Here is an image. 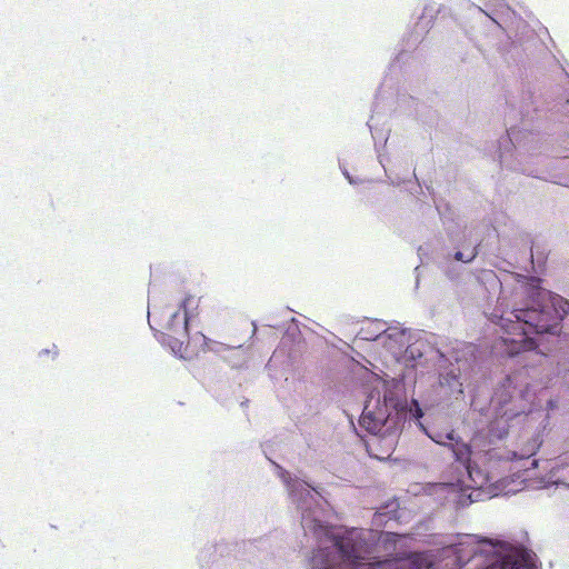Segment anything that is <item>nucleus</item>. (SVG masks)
<instances>
[{"label":"nucleus","mask_w":569,"mask_h":569,"mask_svg":"<svg viewBox=\"0 0 569 569\" xmlns=\"http://www.w3.org/2000/svg\"><path fill=\"white\" fill-rule=\"evenodd\" d=\"M561 298L539 292L533 306L513 309L508 316H500L498 325L508 336L500 339L509 357L525 350H535L538 345L531 335L555 332L566 313Z\"/></svg>","instance_id":"f257e3e1"},{"label":"nucleus","mask_w":569,"mask_h":569,"mask_svg":"<svg viewBox=\"0 0 569 569\" xmlns=\"http://www.w3.org/2000/svg\"><path fill=\"white\" fill-rule=\"evenodd\" d=\"M330 541L332 550L319 549L312 558L320 569H366L362 560L368 557V543L359 531L333 535Z\"/></svg>","instance_id":"f03ea898"},{"label":"nucleus","mask_w":569,"mask_h":569,"mask_svg":"<svg viewBox=\"0 0 569 569\" xmlns=\"http://www.w3.org/2000/svg\"><path fill=\"white\" fill-rule=\"evenodd\" d=\"M406 412L403 406H398L393 399H379L372 405L370 399L363 407L360 417V426L371 435H379L381 438L395 436L405 421Z\"/></svg>","instance_id":"7ed1b4c3"},{"label":"nucleus","mask_w":569,"mask_h":569,"mask_svg":"<svg viewBox=\"0 0 569 569\" xmlns=\"http://www.w3.org/2000/svg\"><path fill=\"white\" fill-rule=\"evenodd\" d=\"M432 562L426 553L413 552L411 556L396 562V569H429Z\"/></svg>","instance_id":"20e7f679"},{"label":"nucleus","mask_w":569,"mask_h":569,"mask_svg":"<svg viewBox=\"0 0 569 569\" xmlns=\"http://www.w3.org/2000/svg\"><path fill=\"white\" fill-rule=\"evenodd\" d=\"M486 569H531V567L525 558L507 557L490 563Z\"/></svg>","instance_id":"39448f33"},{"label":"nucleus","mask_w":569,"mask_h":569,"mask_svg":"<svg viewBox=\"0 0 569 569\" xmlns=\"http://www.w3.org/2000/svg\"><path fill=\"white\" fill-rule=\"evenodd\" d=\"M482 543H487V545H490L492 546L491 541L488 540V539H482V540H479L478 543H475V542H460L456 546V553H457V557L459 560H463L465 559V556L461 555L465 551L467 552V555L469 557H475L478 552L480 553L481 552V545Z\"/></svg>","instance_id":"423d86ee"},{"label":"nucleus","mask_w":569,"mask_h":569,"mask_svg":"<svg viewBox=\"0 0 569 569\" xmlns=\"http://www.w3.org/2000/svg\"><path fill=\"white\" fill-rule=\"evenodd\" d=\"M192 302H193V297L192 296H188V297H184V299L182 300L181 306H180V308L183 311V320H182V330H183V332L188 331V326H189L188 307Z\"/></svg>","instance_id":"0eeeda50"},{"label":"nucleus","mask_w":569,"mask_h":569,"mask_svg":"<svg viewBox=\"0 0 569 569\" xmlns=\"http://www.w3.org/2000/svg\"><path fill=\"white\" fill-rule=\"evenodd\" d=\"M477 254H478V251H477V249H476V248H473V249H471V250H470L469 252H467V253H463V252L457 251V252L455 253V259H456L457 261H462V262L468 263V262L473 261V260H475V258L477 257Z\"/></svg>","instance_id":"6e6552de"},{"label":"nucleus","mask_w":569,"mask_h":569,"mask_svg":"<svg viewBox=\"0 0 569 569\" xmlns=\"http://www.w3.org/2000/svg\"><path fill=\"white\" fill-rule=\"evenodd\" d=\"M176 351L180 352V357L182 359H192L197 355V352H194L193 350H189V345L186 346L184 349H182V343L179 345Z\"/></svg>","instance_id":"1a4fd4ad"},{"label":"nucleus","mask_w":569,"mask_h":569,"mask_svg":"<svg viewBox=\"0 0 569 569\" xmlns=\"http://www.w3.org/2000/svg\"><path fill=\"white\" fill-rule=\"evenodd\" d=\"M413 406H415V417L416 418L422 417V410H421V408L418 407V403L416 400H413Z\"/></svg>","instance_id":"9d476101"},{"label":"nucleus","mask_w":569,"mask_h":569,"mask_svg":"<svg viewBox=\"0 0 569 569\" xmlns=\"http://www.w3.org/2000/svg\"><path fill=\"white\" fill-rule=\"evenodd\" d=\"M171 317H172V319L178 318V317H179V312H173V313L171 315Z\"/></svg>","instance_id":"9b49d317"},{"label":"nucleus","mask_w":569,"mask_h":569,"mask_svg":"<svg viewBox=\"0 0 569 569\" xmlns=\"http://www.w3.org/2000/svg\"><path fill=\"white\" fill-rule=\"evenodd\" d=\"M200 339L204 342L206 341V338L203 336L200 337Z\"/></svg>","instance_id":"f8f14e48"}]
</instances>
